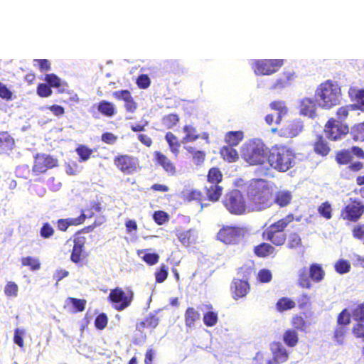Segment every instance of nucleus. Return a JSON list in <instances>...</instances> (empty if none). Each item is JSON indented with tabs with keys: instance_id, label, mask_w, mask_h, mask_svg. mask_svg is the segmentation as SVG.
Instances as JSON below:
<instances>
[{
	"instance_id": "nucleus-1",
	"label": "nucleus",
	"mask_w": 364,
	"mask_h": 364,
	"mask_svg": "<svg viewBox=\"0 0 364 364\" xmlns=\"http://www.w3.org/2000/svg\"><path fill=\"white\" fill-rule=\"evenodd\" d=\"M267 162L274 170L286 172L296 165V155L287 145L275 144L269 149Z\"/></svg>"
},
{
	"instance_id": "nucleus-2",
	"label": "nucleus",
	"mask_w": 364,
	"mask_h": 364,
	"mask_svg": "<svg viewBox=\"0 0 364 364\" xmlns=\"http://www.w3.org/2000/svg\"><path fill=\"white\" fill-rule=\"evenodd\" d=\"M268 147L259 139L247 141L241 147V156L250 166H262L268 158Z\"/></svg>"
},
{
	"instance_id": "nucleus-3",
	"label": "nucleus",
	"mask_w": 364,
	"mask_h": 364,
	"mask_svg": "<svg viewBox=\"0 0 364 364\" xmlns=\"http://www.w3.org/2000/svg\"><path fill=\"white\" fill-rule=\"evenodd\" d=\"M294 220L293 213L277 220L267 227L262 234V238L275 246H282L287 240V235L284 232L288 225Z\"/></svg>"
},
{
	"instance_id": "nucleus-4",
	"label": "nucleus",
	"mask_w": 364,
	"mask_h": 364,
	"mask_svg": "<svg viewBox=\"0 0 364 364\" xmlns=\"http://www.w3.org/2000/svg\"><path fill=\"white\" fill-rule=\"evenodd\" d=\"M354 156L358 159H364V150L358 146L341 149L336 152L335 160L339 165H348L347 170L356 173L364 168V163L360 161H353Z\"/></svg>"
},
{
	"instance_id": "nucleus-5",
	"label": "nucleus",
	"mask_w": 364,
	"mask_h": 364,
	"mask_svg": "<svg viewBox=\"0 0 364 364\" xmlns=\"http://www.w3.org/2000/svg\"><path fill=\"white\" fill-rule=\"evenodd\" d=\"M321 102V106L330 109L340 103L341 89L339 85L333 80H327L322 82L316 91Z\"/></svg>"
},
{
	"instance_id": "nucleus-6",
	"label": "nucleus",
	"mask_w": 364,
	"mask_h": 364,
	"mask_svg": "<svg viewBox=\"0 0 364 364\" xmlns=\"http://www.w3.org/2000/svg\"><path fill=\"white\" fill-rule=\"evenodd\" d=\"M249 204L252 210H262L273 203V193L267 186H254L248 191Z\"/></svg>"
},
{
	"instance_id": "nucleus-7",
	"label": "nucleus",
	"mask_w": 364,
	"mask_h": 364,
	"mask_svg": "<svg viewBox=\"0 0 364 364\" xmlns=\"http://www.w3.org/2000/svg\"><path fill=\"white\" fill-rule=\"evenodd\" d=\"M223 204L232 215H241L247 211V204L243 194L237 189H233L225 193Z\"/></svg>"
},
{
	"instance_id": "nucleus-8",
	"label": "nucleus",
	"mask_w": 364,
	"mask_h": 364,
	"mask_svg": "<svg viewBox=\"0 0 364 364\" xmlns=\"http://www.w3.org/2000/svg\"><path fill=\"white\" fill-rule=\"evenodd\" d=\"M324 277L325 271L321 265L313 263L309 269L306 267L300 269L298 275V284L302 288L311 289L312 287L311 281L318 283L323 279Z\"/></svg>"
},
{
	"instance_id": "nucleus-9",
	"label": "nucleus",
	"mask_w": 364,
	"mask_h": 364,
	"mask_svg": "<svg viewBox=\"0 0 364 364\" xmlns=\"http://www.w3.org/2000/svg\"><path fill=\"white\" fill-rule=\"evenodd\" d=\"M323 132L328 140L337 141L349 134L350 127L347 123H340L330 117L324 124Z\"/></svg>"
},
{
	"instance_id": "nucleus-10",
	"label": "nucleus",
	"mask_w": 364,
	"mask_h": 364,
	"mask_svg": "<svg viewBox=\"0 0 364 364\" xmlns=\"http://www.w3.org/2000/svg\"><path fill=\"white\" fill-rule=\"evenodd\" d=\"M364 213V204L358 198H350L348 203L341 211V217L347 221L355 223Z\"/></svg>"
},
{
	"instance_id": "nucleus-11",
	"label": "nucleus",
	"mask_w": 364,
	"mask_h": 364,
	"mask_svg": "<svg viewBox=\"0 0 364 364\" xmlns=\"http://www.w3.org/2000/svg\"><path fill=\"white\" fill-rule=\"evenodd\" d=\"M284 63L282 59L257 60L252 65V69L257 75H269L277 72Z\"/></svg>"
},
{
	"instance_id": "nucleus-12",
	"label": "nucleus",
	"mask_w": 364,
	"mask_h": 364,
	"mask_svg": "<svg viewBox=\"0 0 364 364\" xmlns=\"http://www.w3.org/2000/svg\"><path fill=\"white\" fill-rule=\"evenodd\" d=\"M113 162L116 168L126 175L135 173L139 166L138 159L129 154H118L113 158Z\"/></svg>"
},
{
	"instance_id": "nucleus-13",
	"label": "nucleus",
	"mask_w": 364,
	"mask_h": 364,
	"mask_svg": "<svg viewBox=\"0 0 364 364\" xmlns=\"http://www.w3.org/2000/svg\"><path fill=\"white\" fill-rule=\"evenodd\" d=\"M58 166V159L46 154H37L35 156L32 171L36 176H38Z\"/></svg>"
},
{
	"instance_id": "nucleus-14",
	"label": "nucleus",
	"mask_w": 364,
	"mask_h": 364,
	"mask_svg": "<svg viewBox=\"0 0 364 364\" xmlns=\"http://www.w3.org/2000/svg\"><path fill=\"white\" fill-rule=\"evenodd\" d=\"M243 229L238 226H223L218 232V240L226 245H235L239 243L243 236Z\"/></svg>"
},
{
	"instance_id": "nucleus-15",
	"label": "nucleus",
	"mask_w": 364,
	"mask_h": 364,
	"mask_svg": "<svg viewBox=\"0 0 364 364\" xmlns=\"http://www.w3.org/2000/svg\"><path fill=\"white\" fill-rule=\"evenodd\" d=\"M303 129L302 122L300 119H291L283 126L272 129V133H277L280 136L292 138L297 136Z\"/></svg>"
},
{
	"instance_id": "nucleus-16",
	"label": "nucleus",
	"mask_w": 364,
	"mask_h": 364,
	"mask_svg": "<svg viewBox=\"0 0 364 364\" xmlns=\"http://www.w3.org/2000/svg\"><path fill=\"white\" fill-rule=\"evenodd\" d=\"M269 348L272 357L266 360L267 364H280L289 359V353L286 348L279 341L270 343Z\"/></svg>"
},
{
	"instance_id": "nucleus-17",
	"label": "nucleus",
	"mask_w": 364,
	"mask_h": 364,
	"mask_svg": "<svg viewBox=\"0 0 364 364\" xmlns=\"http://www.w3.org/2000/svg\"><path fill=\"white\" fill-rule=\"evenodd\" d=\"M154 161L156 165L162 168L168 176H174L177 174V168L175 164L161 151H155L154 152Z\"/></svg>"
},
{
	"instance_id": "nucleus-18",
	"label": "nucleus",
	"mask_w": 364,
	"mask_h": 364,
	"mask_svg": "<svg viewBox=\"0 0 364 364\" xmlns=\"http://www.w3.org/2000/svg\"><path fill=\"white\" fill-rule=\"evenodd\" d=\"M112 95L116 100L124 102V107L127 112L134 113L137 109V104L128 90L115 91Z\"/></svg>"
},
{
	"instance_id": "nucleus-19",
	"label": "nucleus",
	"mask_w": 364,
	"mask_h": 364,
	"mask_svg": "<svg viewBox=\"0 0 364 364\" xmlns=\"http://www.w3.org/2000/svg\"><path fill=\"white\" fill-rule=\"evenodd\" d=\"M86 218L87 215L82 212L77 218L59 219L57 220V228L59 230L65 232L70 226H77L83 224Z\"/></svg>"
},
{
	"instance_id": "nucleus-20",
	"label": "nucleus",
	"mask_w": 364,
	"mask_h": 364,
	"mask_svg": "<svg viewBox=\"0 0 364 364\" xmlns=\"http://www.w3.org/2000/svg\"><path fill=\"white\" fill-rule=\"evenodd\" d=\"M316 102L313 98L305 97L299 104V112L301 115L314 118L316 116Z\"/></svg>"
},
{
	"instance_id": "nucleus-21",
	"label": "nucleus",
	"mask_w": 364,
	"mask_h": 364,
	"mask_svg": "<svg viewBox=\"0 0 364 364\" xmlns=\"http://www.w3.org/2000/svg\"><path fill=\"white\" fill-rule=\"evenodd\" d=\"M253 252L257 257L260 258L274 257L277 255V250L273 245L264 242L255 246Z\"/></svg>"
},
{
	"instance_id": "nucleus-22",
	"label": "nucleus",
	"mask_w": 364,
	"mask_h": 364,
	"mask_svg": "<svg viewBox=\"0 0 364 364\" xmlns=\"http://www.w3.org/2000/svg\"><path fill=\"white\" fill-rule=\"evenodd\" d=\"M87 301L84 299H77L75 297H68L64 304V308L69 312L75 314L82 312L85 309Z\"/></svg>"
},
{
	"instance_id": "nucleus-23",
	"label": "nucleus",
	"mask_w": 364,
	"mask_h": 364,
	"mask_svg": "<svg viewBox=\"0 0 364 364\" xmlns=\"http://www.w3.org/2000/svg\"><path fill=\"white\" fill-rule=\"evenodd\" d=\"M314 151L319 156H326L331 152V146L327 140L321 134H318L313 143Z\"/></svg>"
},
{
	"instance_id": "nucleus-24",
	"label": "nucleus",
	"mask_w": 364,
	"mask_h": 364,
	"mask_svg": "<svg viewBox=\"0 0 364 364\" xmlns=\"http://www.w3.org/2000/svg\"><path fill=\"white\" fill-rule=\"evenodd\" d=\"M159 323V318L154 314H150L136 323V330L139 332H143L146 328L153 330L158 326Z\"/></svg>"
},
{
	"instance_id": "nucleus-25",
	"label": "nucleus",
	"mask_w": 364,
	"mask_h": 364,
	"mask_svg": "<svg viewBox=\"0 0 364 364\" xmlns=\"http://www.w3.org/2000/svg\"><path fill=\"white\" fill-rule=\"evenodd\" d=\"M97 109L102 116L108 118L113 117L117 113L115 105L105 100H101L97 103Z\"/></svg>"
},
{
	"instance_id": "nucleus-26",
	"label": "nucleus",
	"mask_w": 364,
	"mask_h": 364,
	"mask_svg": "<svg viewBox=\"0 0 364 364\" xmlns=\"http://www.w3.org/2000/svg\"><path fill=\"white\" fill-rule=\"evenodd\" d=\"M348 94L351 100L355 102V104H351L353 109L364 112V89L350 88Z\"/></svg>"
},
{
	"instance_id": "nucleus-27",
	"label": "nucleus",
	"mask_w": 364,
	"mask_h": 364,
	"mask_svg": "<svg viewBox=\"0 0 364 364\" xmlns=\"http://www.w3.org/2000/svg\"><path fill=\"white\" fill-rule=\"evenodd\" d=\"M96 227V223H93L78 230L74 235L73 245L85 248V245L87 240V237L85 235L92 232Z\"/></svg>"
},
{
	"instance_id": "nucleus-28",
	"label": "nucleus",
	"mask_w": 364,
	"mask_h": 364,
	"mask_svg": "<svg viewBox=\"0 0 364 364\" xmlns=\"http://www.w3.org/2000/svg\"><path fill=\"white\" fill-rule=\"evenodd\" d=\"M231 291L235 296H246L250 290V286L248 282L240 279H234L232 282Z\"/></svg>"
},
{
	"instance_id": "nucleus-29",
	"label": "nucleus",
	"mask_w": 364,
	"mask_h": 364,
	"mask_svg": "<svg viewBox=\"0 0 364 364\" xmlns=\"http://www.w3.org/2000/svg\"><path fill=\"white\" fill-rule=\"evenodd\" d=\"M223 188L218 184L208 183L205 186L207 199L212 202H217L223 194Z\"/></svg>"
},
{
	"instance_id": "nucleus-30",
	"label": "nucleus",
	"mask_w": 364,
	"mask_h": 364,
	"mask_svg": "<svg viewBox=\"0 0 364 364\" xmlns=\"http://www.w3.org/2000/svg\"><path fill=\"white\" fill-rule=\"evenodd\" d=\"M183 132L185 134L181 140V142L183 144L193 142L200 136V134L198 132L196 127L193 124L184 125L183 127Z\"/></svg>"
},
{
	"instance_id": "nucleus-31",
	"label": "nucleus",
	"mask_w": 364,
	"mask_h": 364,
	"mask_svg": "<svg viewBox=\"0 0 364 364\" xmlns=\"http://www.w3.org/2000/svg\"><path fill=\"white\" fill-rule=\"evenodd\" d=\"M165 140L168 145L170 151L177 157L180 152L181 144L179 139L173 133L168 132L165 134Z\"/></svg>"
},
{
	"instance_id": "nucleus-32",
	"label": "nucleus",
	"mask_w": 364,
	"mask_h": 364,
	"mask_svg": "<svg viewBox=\"0 0 364 364\" xmlns=\"http://www.w3.org/2000/svg\"><path fill=\"white\" fill-rule=\"evenodd\" d=\"M220 154L223 159L228 163H234L239 159L238 152L234 146H223L220 150Z\"/></svg>"
},
{
	"instance_id": "nucleus-33",
	"label": "nucleus",
	"mask_w": 364,
	"mask_h": 364,
	"mask_svg": "<svg viewBox=\"0 0 364 364\" xmlns=\"http://www.w3.org/2000/svg\"><path fill=\"white\" fill-rule=\"evenodd\" d=\"M14 145V140L7 132H0V153L11 151Z\"/></svg>"
},
{
	"instance_id": "nucleus-34",
	"label": "nucleus",
	"mask_w": 364,
	"mask_h": 364,
	"mask_svg": "<svg viewBox=\"0 0 364 364\" xmlns=\"http://www.w3.org/2000/svg\"><path fill=\"white\" fill-rule=\"evenodd\" d=\"M244 139L242 131H230L225 135V143L230 146H237Z\"/></svg>"
},
{
	"instance_id": "nucleus-35",
	"label": "nucleus",
	"mask_w": 364,
	"mask_h": 364,
	"mask_svg": "<svg viewBox=\"0 0 364 364\" xmlns=\"http://www.w3.org/2000/svg\"><path fill=\"white\" fill-rule=\"evenodd\" d=\"M292 200V195L289 191H279L275 193L274 202L279 207L284 208L289 205Z\"/></svg>"
},
{
	"instance_id": "nucleus-36",
	"label": "nucleus",
	"mask_w": 364,
	"mask_h": 364,
	"mask_svg": "<svg viewBox=\"0 0 364 364\" xmlns=\"http://www.w3.org/2000/svg\"><path fill=\"white\" fill-rule=\"evenodd\" d=\"M87 254L85 252V248L73 245L70 255V260L73 263L82 266L83 264V261L87 258Z\"/></svg>"
},
{
	"instance_id": "nucleus-37",
	"label": "nucleus",
	"mask_w": 364,
	"mask_h": 364,
	"mask_svg": "<svg viewBox=\"0 0 364 364\" xmlns=\"http://www.w3.org/2000/svg\"><path fill=\"white\" fill-rule=\"evenodd\" d=\"M283 341L288 346L293 348L299 343V335L294 328L287 329L283 334Z\"/></svg>"
},
{
	"instance_id": "nucleus-38",
	"label": "nucleus",
	"mask_w": 364,
	"mask_h": 364,
	"mask_svg": "<svg viewBox=\"0 0 364 364\" xmlns=\"http://www.w3.org/2000/svg\"><path fill=\"white\" fill-rule=\"evenodd\" d=\"M269 107L272 109L278 111V116L275 120V123L279 124L281 122L282 117L287 114L288 108L284 101L275 100L270 103Z\"/></svg>"
},
{
	"instance_id": "nucleus-39",
	"label": "nucleus",
	"mask_w": 364,
	"mask_h": 364,
	"mask_svg": "<svg viewBox=\"0 0 364 364\" xmlns=\"http://www.w3.org/2000/svg\"><path fill=\"white\" fill-rule=\"evenodd\" d=\"M112 307L117 311H122L131 304L132 297H109Z\"/></svg>"
},
{
	"instance_id": "nucleus-40",
	"label": "nucleus",
	"mask_w": 364,
	"mask_h": 364,
	"mask_svg": "<svg viewBox=\"0 0 364 364\" xmlns=\"http://www.w3.org/2000/svg\"><path fill=\"white\" fill-rule=\"evenodd\" d=\"M180 121V117L176 113H170L166 114L161 118V124L166 129H173Z\"/></svg>"
},
{
	"instance_id": "nucleus-41",
	"label": "nucleus",
	"mask_w": 364,
	"mask_h": 364,
	"mask_svg": "<svg viewBox=\"0 0 364 364\" xmlns=\"http://www.w3.org/2000/svg\"><path fill=\"white\" fill-rule=\"evenodd\" d=\"M348 327H346L343 325H337L333 331V341L338 345H343L348 335Z\"/></svg>"
},
{
	"instance_id": "nucleus-42",
	"label": "nucleus",
	"mask_w": 364,
	"mask_h": 364,
	"mask_svg": "<svg viewBox=\"0 0 364 364\" xmlns=\"http://www.w3.org/2000/svg\"><path fill=\"white\" fill-rule=\"evenodd\" d=\"M353 110L351 105H346L339 107L336 111V121L340 123H346L345 121L348 119L350 112Z\"/></svg>"
},
{
	"instance_id": "nucleus-43",
	"label": "nucleus",
	"mask_w": 364,
	"mask_h": 364,
	"mask_svg": "<svg viewBox=\"0 0 364 364\" xmlns=\"http://www.w3.org/2000/svg\"><path fill=\"white\" fill-rule=\"evenodd\" d=\"M223 180V173L218 167H212L209 169L207 175L208 183L218 184Z\"/></svg>"
},
{
	"instance_id": "nucleus-44",
	"label": "nucleus",
	"mask_w": 364,
	"mask_h": 364,
	"mask_svg": "<svg viewBox=\"0 0 364 364\" xmlns=\"http://www.w3.org/2000/svg\"><path fill=\"white\" fill-rule=\"evenodd\" d=\"M23 266L28 267L31 271H37L41 268V262L38 258L31 256L23 257L21 259Z\"/></svg>"
},
{
	"instance_id": "nucleus-45",
	"label": "nucleus",
	"mask_w": 364,
	"mask_h": 364,
	"mask_svg": "<svg viewBox=\"0 0 364 364\" xmlns=\"http://www.w3.org/2000/svg\"><path fill=\"white\" fill-rule=\"evenodd\" d=\"M185 149L192 155V159L196 164L200 165L203 163L205 158V151L196 150L193 146H186Z\"/></svg>"
},
{
	"instance_id": "nucleus-46",
	"label": "nucleus",
	"mask_w": 364,
	"mask_h": 364,
	"mask_svg": "<svg viewBox=\"0 0 364 364\" xmlns=\"http://www.w3.org/2000/svg\"><path fill=\"white\" fill-rule=\"evenodd\" d=\"M350 133L355 141H364V121L354 124L350 129Z\"/></svg>"
},
{
	"instance_id": "nucleus-47",
	"label": "nucleus",
	"mask_w": 364,
	"mask_h": 364,
	"mask_svg": "<svg viewBox=\"0 0 364 364\" xmlns=\"http://www.w3.org/2000/svg\"><path fill=\"white\" fill-rule=\"evenodd\" d=\"M75 151L79 156L80 161H87L93 153L92 149L84 144H79L76 147Z\"/></svg>"
},
{
	"instance_id": "nucleus-48",
	"label": "nucleus",
	"mask_w": 364,
	"mask_h": 364,
	"mask_svg": "<svg viewBox=\"0 0 364 364\" xmlns=\"http://www.w3.org/2000/svg\"><path fill=\"white\" fill-rule=\"evenodd\" d=\"M156 282L158 283L164 282L168 277V267L162 263L156 269L154 273Z\"/></svg>"
},
{
	"instance_id": "nucleus-49",
	"label": "nucleus",
	"mask_w": 364,
	"mask_h": 364,
	"mask_svg": "<svg viewBox=\"0 0 364 364\" xmlns=\"http://www.w3.org/2000/svg\"><path fill=\"white\" fill-rule=\"evenodd\" d=\"M199 318V314L193 308H188L185 313L186 325L188 327L193 326L195 322Z\"/></svg>"
},
{
	"instance_id": "nucleus-50",
	"label": "nucleus",
	"mask_w": 364,
	"mask_h": 364,
	"mask_svg": "<svg viewBox=\"0 0 364 364\" xmlns=\"http://www.w3.org/2000/svg\"><path fill=\"white\" fill-rule=\"evenodd\" d=\"M302 244L300 235L295 232H291L288 236L287 247L289 249H296Z\"/></svg>"
},
{
	"instance_id": "nucleus-51",
	"label": "nucleus",
	"mask_w": 364,
	"mask_h": 364,
	"mask_svg": "<svg viewBox=\"0 0 364 364\" xmlns=\"http://www.w3.org/2000/svg\"><path fill=\"white\" fill-rule=\"evenodd\" d=\"M318 213L320 216L326 220H330L332 218V207L328 201L322 203L318 208Z\"/></svg>"
},
{
	"instance_id": "nucleus-52",
	"label": "nucleus",
	"mask_w": 364,
	"mask_h": 364,
	"mask_svg": "<svg viewBox=\"0 0 364 364\" xmlns=\"http://www.w3.org/2000/svg\"><path fill=\"white\" fill-rule=\"evenodd\" d=\"M184 200L188 202L191 201H202L203 198V193L199 190H191L183 193Z\"/></svg>"
},
{
	"instance_id": "nucleus-53",
	"label": "nucleus",
	"mask_w": 364,
	"mask_h": 364,
	"mask_svg": "<svg viewBox=\"0 0 364 364\" xmlns=\"http://www.w3.org/2000/svg\"><path fill=\"white\" fill-rule=\"evenodd\" d=\"M334 268L336 272L343 274L348 272L350 269V264L348 260L339 259L335 264Z\"/></svg>"
},
{
	"instance_id": "nucleus-54",
	"label": "nucleus",
	"mask_w": 364,
	"mask_h": 364,
	"mask_svg": "<svg viewBox=\"0 0 364 364\" xmlns=\"http://www.w3.org/2000/svg\"><path fill=\"white\" fill-rule=\"evenodd\" d=\"M294 329L299 331H305L306 328V322L304 318L301 315H295L291 321Z\"/></svg>"
},
{
	"instance_id": "nucleus-55",
	"label": "nucleus",
	"mask_w": 364,
	"mask_h": 364,
	"mask_svg": "<svg viewBox=\"0 0 364 364\" xmlns=\"http://www.w3.org/2000/svg\"><path fill=\"white\" fill-rule=\"evenodd\" d=\"M95 326L98 330L105 329L108 324V317L105 313L99 314L95 319Z\"/></svg>"
},
{
	"instance_id": "nucleus-56",
	"label": "nucleus",
	"mask_w": 364,
	"mask_h": 364,
	"mask_svg": "<svg viewBox=\"0 0 364 364\" xmlns=\"http://www.w3.org/2000/svg\"><path fill=\"white\" fill-rule=\"evenodd\" d=\"M279 311H283L291 309L295 306V303L287 297H282L277 303Z\"/></svg>"
},
{
	"instance_id": "nucleus-57",
	"label": "nucleus",
	"mask_w": 364,
	"mask_h": 364,
	"mask_svg": "<svg viewBox=\"0 0 364 364\" xmlns=\"http://www.w3.org/2000/svg\"><path fill=\"white\" fill-rule=\"evenodd\" d=\"M55 233V230L48 223H44L40 230V235L43 239L51 237Z\"/></svg>"
},
{
	"instance_id": "nucleus-58",
	"label": "nucleus",
	"mask_w": 364,
	"mask_h": 364,
	"mask_svg": "<svg viewBox=\"0 0 364 364\" xmlns=\"http://www.w3.org/2000/svg\"><path fill=\"white\" fill-rule=\"evenodd\" d=\"M203 322L206 326L211 327L218 322V314L213 311H208L203 316Z\"/></svg>"
},
{
	"instance_id": "nucleus-59",
	"label": "nucleus",
	"mask_w": 364,
	"mask_h": 364,
	"mask_svg": "<svg viewBox=\"0 0 364 364\" xmlns=\"http://www.w3.org/2000/svg\"><path fill=\"white\" fill-rule=\"evenodd\" d=\"M350 323V315L346 309H343L337 316V325H343L346 327Z\"/></svg>"
},
{
	"instance_id": "nucleus-60",
	"label": "nucleus",
	"mask_w": 364,
	"mask_h": 364,
	"mask_svg": "<svg viewBox=\"0 0 364 364\" xmlns=\"http://www.w3.org/2000/svg\"><path fill=\"white\" fill-rule=\"evenodd\" d=\"M257 279L261 283H268L272 279V272L268 269H262L258 272Z\"/></svg>"
},
{
	"instance_id": "nucleus-61",
	"label": "nucleus",
	"mask_w": 364,
	"mask_h": 364,
	"mask_svg": "<svg viewBox=\"0 0 364 364\" xmlns=\"http://www.w3.org/2000/svg\"><path fill=\"white\" fill-rule=\"evenodd\" d=\"M153 218L155 223L161 225L168 220V215L163 210H157L154 213Z\"/></svg>"
},
{
	"instance_id": "nucleus-62",
	"label": "nucleus",
	"mask_w": 364,
	"mask_h": 364,
	"mask_svg": "<svg viewBox=\"0 0 364 364\" xmlns=\"http://www.w3.org/2000/svg\"><path fill=\"white\" fill-rule=\"evenodd\" d=\"M37 94L41 97H47L52 95L50 87L46 83H40L37 87Z\"/></svg>"
},
{
	"instance_id": "nucleus-63",
	"label": "nucleus",
	"mask_w": 364,
	"mask_h": 364,
	"mask_svg": "<svg viewBox=\"0 0 364 364\" xmlns=\"http://www.w3.org/2000/svg\"><path fill=\"white\" fill-rule=\"evenodd\" d=\"M352 333L358 338L364 342V323H357L353 325L352 328Z\"/></svg>"
},
{
	"instance_id": "nucleus-64",
	"label": "nucleus",
	"mask_w": 364,
	"mask_h": 364,
	"mask_svg": "<svg viewBox=\"0 0 364 364\" xmlns=\"http://www.w3.org/2000/svg\"><path fill=\"white\" fill-rule=\"evenodd\" d=\"M353 317L355 321L364 322V304L358 305L353 311Z\"/></svg>"
}]
</instances>
